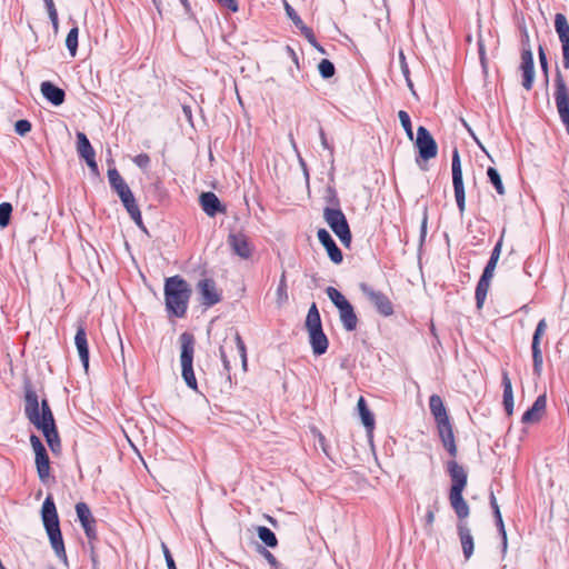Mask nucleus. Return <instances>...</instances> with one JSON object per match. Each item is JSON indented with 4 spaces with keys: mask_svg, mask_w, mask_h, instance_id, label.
I'll return each instance as SVG.
<instances>
[{
    "mask_svg": "<svg viewBox=\"0 0 569 569\" xmlns=\"http://www.w3.org/2000/svg\"><path fill=\"white\" fill-rule=\"evenodd\" d=\"M461 168V161H460V154L457 148L452 151V158H451V169H458Z\"/></svg>",
    "mask_w": 569,
    "mask_h": 569,
    "instance_id": "60",
    "label": "nucleus"
},
{
    "mask_svg": "<svg viewBox=\"0 0 569 569\" xmlns=\"http://www.w3.org/2000/svg\"><path fill=\"white\" fill-rule=\"evenodd\" d=\"M197 289L201 296V303L206 307H212L221 300L213 279H201L197 284Z\"/></svg>",
    "mask_w": 569,
    "mask_h": 569,
    "instance_id": "15",
    "label": "nucleus"
},
{
    "mask_svg": "<svg viewBox=\"0 0 569 569\" xmlns=\"http://www.w3.org/2000/svg\"><path fill=\"white\" fill-rule=\"evenodd\" d=\"M84 161H86L87 166L89 167L90 171L92 172V174L98 177L99 176V168H98V163L96 161V157L87 159Z\"/></svg>",
    "mask_w": 569,
    "mask_h": 569,
    "instance_id": "61",
    "label": "nucleus"
},
{
    "mask_svg": "<svg viewBox=\"0 0 569 569\" xmlns=\"http://www.w3.org/2000/svg\"><path fill=\"white\" fill-rule=\"evenodd\" d=\"M227 243L236 256L244 260L250 259L254 250L248 236L241 230L230 231Z\"/></svg>",
    "mask_w": 569,
    "mask_h": 569,
    "instance_id": "12",
    "label": "nucleus"
},
{
    "mask_svg": "<svg viewBox=\"0 0 569 569\" xmlns=\"http://www.w3.org/2000/svg\"><path fill=\"white\" fill-rule=\"evenodd\" d=\"M326 201L330 204V208H340V200L338 198L337 191L333 187L328 186L326 189Z\"/></svg>",
    "mask_w": 569,
    "mask_h": 569,
    "instance_id": "41",
    "label": "nucleus"
},
{
    "mask_svg": "<svg viewBox=\"0 0 569 569\" xmlns=\"http://www.w3.org/2000/svg\"><path fill=\"white\" fill-rule=\"evenodd\" d=\"M130 218L134 221V223L141 229L146 231V227L142 221L141 211L140 209H136L132 212L128 213Z\"/></svg>",
    "mask_w": 569,
    "mask_h": 569,
    "instance_id": "52",
    "label": "nucleus"
},
{
    "mask_svg": "<svg viewBox=\"0 0 569 569\" xmlns=\"http://www.w3.org/2000/svg\"><path fill=\"white\" fill-rule=\"evenodd\" d=\"M502 387H503V408L508 416H511L513 412V392L512 385L507 373L502 375Z\"/></svg>",
    "mask_w": 569,
    "mask_h": 569,
    "instance_id": "28",
    "label": "nucleus"
},
{
    "mask_svg": "<svg viewBox=\"0 0 569 569\" xmlns=\"http://www.w3.org/2000/svg\"><path fill=\"white\" fill-rule=\"evenodd\" d=\"M31 122L27 119H20L14 123V131L19 136H26L28 132L31 131Z\"/></svg>",
    "mask_w": 569,
    "mask_h": 569,
    "instance_id": "43",
    "label": "nucleus"
},
{
    "mask_svg": "<svg viewBox=\"0 0 569 569\" xmlns=\"http://www.w3.org/2000/svg\"><path fill=\"white\" fill-rule=\"evenodd\" d=\"M490 506H491V509H492V515H493V518H495V522L498 526V509H499V506H498V500L496 499L493 492H491V495H490Z\"/></svg>",
    "mask_w": 569,
    "mask_h": 569,
    "instance_id": "59",
    "label": "nucleus"
},
{
    "mask_svg": "<svg viewBox=\"0 0 569 569\" xmlns=\"http://www.w3.org/2000/svg\"><path fill=\"white\" fill-rule=\"evenodd\" d=\"M262 542L270 548H274L278 546L277 536H259Z\"/></svg>",
    "mask_w": 569,
    "mask_h": 569,
    "instance_id": "58",
    "label": "nucleus"
},
{
    "mask_svg": "<svg viewBox=\"0 0 569 569\" xmlns=\"http://www.w3.org/2000/svg\"><path fill=\"white\" fill-rule=\"evenodd\" d=\"M12 213V206L9 202L0 203V227L4 228L10 222V217Z\"/></svg>",
    "mask_w": 569,
    "mask_h": 569,
    "instance_id": "38",
    "label": "nucleus"
},
{
    "mask_svg": "<svg viewBox=\"0 0 569 569\" xmlns=\"http://www.w3.org/2000/svg\"><path fill=\"white\" fill-rule=\"evenodd\" d=\"M357 408L359 411V416L361 421L367 430H372L375 428V417L370 409L367 406V402L363 397H360L357 403Z\"/></svg>",
    "mask_w": 569,
    "mask_h": 569,
    "instance_id": "29",
    "label": "nucleus"
},
{
    "mask_svg": "<svg viewBox=\"0 0 569 569\" xmlns=\"http://www.w3.org/2000/svg\"><path fill=\"white\" fill-rule=\"evenodd\" d=\"M429 408L437 423L449 420L446 407L440 396H430Z\"/></svg>",
    "mask_w": 569,
    "mask_h": 569,
    "instance_id": "26",
    "label": "nucleus"
},
{
    "mask_svg": "<svg viewBox=\"0 0 569 569\" xmlns=\"http://www.w3.org/2000/svg\"><path fill=\"white\" fill-rule=\"evenodd\" d=\"M132 160L142 170H147L150 166V157L147 153H139Z\"/></svg>",
    "mask_w": 569,
    "mask_h": 569,
    "instance_id": "45",
    "label": "nucleus"
},
{
    "mask_svg": "<svg viewBox=\"0 0 569 569\" xmlns=\"http://www.w3.org/2000/svg\"><path fill=\"white\" fill-rule=\"evenodd\" d=\"M479 58H480V62H481V66H482V69L483 71L486 72L487 70V64H486V53H485V48H483V44L481 41H479Z\"/></svg>",
    "mask_w": 569,
    "mask_h": 569,
    "instance_id": "63",
    "label": "nucleus"
},
{
    "mask_svg": "<svg viewBox=\"0 0 569 569\" xmlns=\"http://www.w3.org/2000/svg\"><path fill=\"white\" fill-rule=\"evenodd\" d=\"M78 37H79V28L74 26L70 29L66 38V47L71 57L77 54L78 50Z\"/></svg>",
    "mask_w": 569,
    "mask_h": 569,
    "instance_id": "31",
    "label": "nucleus"
},
{
    "mask_svg": "<svg viewBox=\"0 0 569 569\" xmlns=\"http://www.w3.org/2000/svg\"><path fill=\"white\" fill-rule=\"evenodd\" d=\"M221 7L229 9L232 12H237L239 10L237 0H216Z\"/></svg>",
    "mask_w": 569,
    "mask_h": 569,
    "instance_id": "54",
    "label": "nucleus"
},
{
    "mask_svg": "<svg viewBox=\"0 0 569 569\" xmlns=\"http://www.w3.org/2000/svg\"><path fill=\"white\" fill-rule=\"evenodd\" d=\"M399 62H400V69L405 78H408L410 74V70L408 67V63L406 61V56L402 50L399 51Z\"/></svg>",
    "mask_w": 569,
    "mask_h": 569,
    "instance_id": "56",
    "label": "nucleus"
},
{
    "mask_svg": "<svg viewBox=\"0 0 569 569\" xmlns=\"http://www.w3.org/2000/svg\"><path fill=\"white\" fill-rule=\"evenodd\" d=\"M460 537H461L462 551H463L466 560H468L473 552L472 536H460Z\"/></svg>",
    "mask_w": 569,
    "mask_h": 569,
    "instance_id": "42",
    "label": "nucleus"
},
{
    "mask_svg": "<svg viewBox=\"0 0 569 569\" xmlns=\"http://www.w3.org/2000/svg\"><path fill=\"white\" fill-rule=\"evenodd\" d=\"M416 147L418 149L419 158L423 161H428L435 158L438 153V146L430 131L420 126L417 129Z\"/></svg>",
    "mask_w": 569,
    "mask_h": 569,
    "instance_id": "11",
    "label": "nucleus"
},
{
    "mask_svg": "<svg viewBox=\"0 0 569 569\" xmlns=\"http://www.w3.org/2000/svg\"><path fill=\"white\" fill-rule=\"evenodd\" d=\"M23 390L26 417L37 429L42 431L50 450L56 455L59 453L61 441L49 401L46 398L41 400L40 412L38 395L29 381L24 383Z\"/></svg>",
    "mask_w": 569,
    "mask_h": 569,
    "instance_id": "1",
    "label": "nucleus"
},
{
    "mask_svg": "<svg viewBox=\"0 0 569 569\" xmlns=\"http://www.w3.org/2000/svg\"><path fill=\"white\" fill-rule=\"evenodd\" d=\"M42 96L53 106H61L66 100V92L63 89L57 87L50 81H43L41 83Z\"/></svg>",
    "mask_w": 569,
    "mask_h": 569,
    "instance_id": "20",
    "label": "nucleus"
},
{
    "mask_svg": "<svg viewBox=\"0 0 569 569\" xmlns=\"http://www.w3.org/2000/svg\"><path fill=\"white\" fill-rule=\"evenodd\" d=\"M438 498L436 497L433 505L428 507L425 520L427 525H431L435 520V511L438 510Z\"/></svg>",
    "mask_w": 569,
    "mask_h": 569,
    "instance_id": "49",
    "label": "nucleus"
},
{
    "mask_svg": "<svg viewBox=\"0 0 569 569\" xmlns=\"http://www.w3.org/2000/svg\"><path fill=\"white\" fill-rule=\"evenodd\" d=\"M161 549H162V552H163V556H164L168 569H177L176 562H174V560L172 558V555H171L168 546L163 541H161Z\"/></svg>",
    "mask_w": 569,
    "mask_h": 569,
    "instance_id": "47",
    "label": "nucleus"
},
{
    "mask_svg": "<svg viewBox=\"0 0 569 569\" xmlns=\"http://www.w3.org/2000/svg\"><path fill=\"white\" fill-rule=\"evenodd\" d=\"M531 349H532L533 371H535V373L540 375V372L542 370V363H543L540 345L532 343Z\"/></svg>",
    "mask_w": 569,
    "mask_h": 569,
    "instance_id": "35",
    "label": "nucleus"
},
{
    "mask_svg": "<svg viewBox=\"0 0 569 569\" xmlns=\"http://www.w3.org/2000/svg\"><path fill=\"white\" fill-rule=\"evenodd\" d=\"M498 263V241L491 250L489 261L487 262L482 274L477 283L475 298L476 307L480 310L483 307L488 291L490 289L491 279L493 278L495 270Z\"/></svg>",
    "mask_w": 569,
    "mask_h": 569,
    "instance_id": "8",
    "label": "nucleus"
},
{
    "mask_svg": "<svg viewBox=\"0 0 569 569\" xmlns=\"http://www.w3.org/2000/svg\"><path fill=\"white\" fill-rule=\"evenodd\" d=\"M74 343L82 362L84 370L87 371L89 368V346L87 339V331L83 322H80L77 327V332L74 336Z\"/></svg>",
    "mask_w": 569,
    "mask_h": 569,
    "instance_id": "18",
    "label": "nucleus"
},
{
    "mask_svg": "<svg viewBox=\"0 0 569 569\" xmlns=\"http://www.w3.org/2000/svg\"><path fill=\"white\" fill-rule=\"evenodd\" d=\"M546 328H547V323H546V320L545 319H541L537 327H536V330L533 332V337H532V343H539L540 345V340H541V337L542 335L545 333L546 331Z\"/></svg>",
    "mask_w": 569,
    "mask_h": 569,
    "instance_id": "46",
    "label": "nucleus"
},
{
    "mask_svg": "<svg viewBox=\"0 0 569 569\" xmlns=\"http://www.w3.org/2000/svg\"><path fill=\"white\" fill-rule=\"evenodd\" d=\"M520 69L522 71V87L526 90H531L535 80V63L530 46L523 47L521 51Z\"/></svg>",
    "mask_w": 569,
    "mask_h": 569,
    "instance_id": "14",
    "label": "nucleus"
},
{
    "mask_svg": "<svg viewBox=\"0 0 569 569\" xmlns=\"http://www.w3.org/2000/svg\"><path fill=\"white\" fill-rule=\"evenodd\" d=\"M446 470L451 479V488L449 492V501L459 519L469 516V506L462 497V492L467 486L468 475L466 469L456 460H449L446 463Z\"/></svg>",
    "mask_w": 569,
    "mask_h": 569,
    "instance_id": "3",
    "label": "nucleus"
},
{
    "mask_svg": "<svg viewBox=\"0 0 569 569\" xmlns=\"http://www.w3.org/2000/svg\"><path fill=\"white\" fill-rule=\"evenodd\" d=\"M41 516L46 533H61L57 508L50 495L42 503Z\"/></svg>",
    "mask_w": 569,
    "mask_h": 569,
    "instance_id": "13",
    "label": "nucleus"
},
{
    "mask_svg": "<svg viewBox=\"0 0 569 569\" xmlns=\"http://www.w3.org/2000/svg\"><path fill=\"white\" fill-rule=\"evenodd\" d=\"M301 34L308 40V42L315 47L321 53H326L323 47L317 41L313 30L308 26L300 29Z\"/></svg>",
    "mask_w": 569,
    "mask_h": 569,
    "instance_id": "36",
    "label": "nucleus"
},
{
    "mask_svg": "<svg viewBox=\"0 0 569 569\" xmlns=\"http://www.w3.org/2000/svg\"><path fill=\"white\" fill-rule=\"evenodd\" d=\"M277 296H278V301L280 303L288 299L287 282H286L284 272L282 273V276L280 278V281H279V284H278V288H277Z\"/></svg>",
    "mask_w": 569,
    "mask_h": 569,
    "instance_id": "44",
    "label": "nucleus"
},
{
    "mask_svg": "<svg viewBox=\"0 0 569 569\" xmlns=\"http://www.w3.org/2000/svg\"><path fill=\"white\" fill-rule=\"evenodd\" d=\"M48 14H49V18L51 20L52 28H53L54 32H57L58 28H59L58 11L56 10V11L50 12Z\"/></svg>",
    "mask_w": 569,
    "mask_h": 569,
    "instance_id": "64",
    "label": "nucleus"
},
{
    "mask_svg": "<svg viewBox=\"0 0 569 569\" xmlns=\"http://www.w3.org/2000/svg\"><path fill=\"white\" fill-rule=\"evenodd\" d=\"M427 223H428V211H427V208H425L422 220H421V226H420V241L421 242L425 241V238L427 236Z\"/></svg>",
    "mask_w": 569,
    "mask_h": 569,
    "instance_id": "55",
    "label": "nucleus"
},
{
    "mask_svg": "<svg viewBox=\"0 0 569 569\" xmlns=\"http://www.w3.org/2000/svg\"><path fill=\"white\" fill-rule=\"evenodd\" d=\"M179 342L181 349L180 363L182 379L189 388L197 390L198 383L193 371L194 336L184 331L180 335Z\"/></svg>",
    "mask_w": 569,
    "mask_h": 569,
    "instance_id": "5",
    "label": "nucleus"
},
{
    "mask_svg": "<svg viewBox=\"0 0 569 569\" xmlns=\"http://www.w3.org/2000/svg\"><path fill=\"white\" fill-rule=\"evenodd\" d=\"M119 198L128 213L139 208L131 190Z\"/></svg>",
    "mask_w": 569,
    "mask_h": 569,
    "instance_id": "40",
    "label": "nucleus"
},
{
    "mask_svg": "<svg viewBox=\"0 0 569 569\" xmlns=\"http://www.w3.org/2000/svg\"><path fill=\"white\" fill-rule=\"evenodd\" d=\"M30 443L32 446L34 455L47 450L40 438L36 435L30 436Z\"/></svg>",
    "mask_w": 569,
    "mask_h": 569,
    "instance_id": "48",
    "label": "nucleus"
},
{
    "mask_svg": "<svg viewBox=\"0 0 569 569\" xmlns=\"http://www.w3.org/2000/svg\"><path fill=\"white\" fill-rule=\"evenodd\" d=\"M398 118H399L400 123H401L403 130L406 131L408 138L410 140H412L413 131H412V124H411V120H410L409 113L407 111H405V110H400L398 112Z\"/></svg>",
    "mask_w": 569,
    "mask_h": 569,
    "instance_id": "37",
    "label": "nucleus"
},
{
    "mask_svg": "<svg viewBox=\"0 0 569 569\" xmlns=\"http://www.w3.org/2000/svg\"><path fill=\"white\" fill-rule=\"evenodd\" d=\"M359 289L362 295L370 301L376 308L377 312L383 317H390L393 315V305L391 300L382 291L375 290L370 284L361 282Z\"/></svg>",
    "mask_w": 569,
    "mask_h": 569,
    "instance_id": "10",
    "label": "nucleus"
},
{
    "mask_svg": "<svg viewBox=\"0 0 569 569\" xmlns=\"http://www.w3.org/2000/svg\"><path fill=\"white\" fill-rule=\"evenodd\" d=\"M317 237L319 242L327 250L330 260L336 264H340L343 260V254L342 251L337 246L333 238L331 237V234L329 233V231L325 228H321L318 230Z\"/></svg>",
    "mask_w": 569,
    "mask_h": 569,
    "instance_id": "16",
    "label": "nucleus"
},
{
    "mask_svg": "<svg viewBox=\"0 0 569 569\" xmlns=\"http://www.w3.org/2000/svg\"><path fill=\"white\" fill-rule=\"evenodd\" d=\"M252 545L254 547V550L258 553H260L269 562V565L271 567H273L274 569H280V563L278 562L276 557L264 546H262L261 543H259L257 541H253Z\"/></svg>",
    "mask_w": 569,
    "mask_h": 569,
    "instance_id": "33",
    "label": "nucleus"
},
{
    "mask_svg": "<svg viewBox=\"0 0 569 569\" xmlns=\"http://www.w3.org/2000/svg\"><path fill=\"white\" fill-rule=\"evenodd\" d=\"M284 10L288 18L292 21L296 28L300 30L306 26L297 11L287 1H284Z\"/></svg>",
    "mask_w": 569,
    "mask_h": 569,
    "instance_id": "39",
    "label": "nucleus"
},
{
    "mask_svg": "<svg viewBox=\"0 0 569 569\" xmlns=\"http://www.w3.org/2000/svg\"><path fill=\"white\" fill-rule=\"evenodd\" d=\"M202 210L209 217H216L218 213H224L226 207L221 203L216 193L208 191L202 192L199 197Z\"/></svg>",
    "mask_w": 569,
    "mask_h": 569,
    "instance_id": "17",
    "label": "nucleus"
},
{
    "mask_svg": "<svg viewBox=\"0 0 569 569\" xmlns=\"http://www.w3.org/2000/svg\"><path fill=\"white\" fill-rule=\"evenodd\" d=\"M36 468L41 483L47 485L50 478V458L46 451L36 455Z\"/></svg>",
    "mask_w": 569,
    "mask_h": 569,
    "instance_id": "25",
    "label": "nucleus"
},
{
    "mask_svg": "<svg viewBox=\"0 0 569 569\" xmlns=\"http://www.w3.org/2000/svg\"><path fill=\"white\" fill-rule=\"evenodd\" d=\"M305 326L308 331L312 353L315 356L326 353L329 347V340L322 329L321 317L316 302H312L308 310Z\"/></svg>",
    "mask_w": 569,
    "mask_h": 569,
    "instance_id": "4",
    "label": "nucleus"
},
{
    "mask_svg": "<svg viewBox=\"0 0 569 569\" xmlns=\"http://www.w3.org/2000/svg\"><path fill=\"white\" fill-rule=\"evenodd\" d=\"M546 396H539L531 408H529L521 417L523 423H531L538 421L546 410Z\"/></svg>",
    "mask_w": 569,
    "mask_h": 569,
    "instance_id": "23",
    "label": "nucleus"
},
{
    "mask_svg": "<svg viewBox=\"0 0 569 569\" xmlns=\"http://www.w3.org/2000/svg\"><path fill=\"white\" fill-rule=\"evenodd\" d=\"M76 512L84 533H94L96 519L93 518L89 506L86 502H78L76 505Z\"/></svg>",
    "mask_w": 569,
    "mask_h": 569,
    "instance_id": "21",
    "label": "nucleus"
},
{
    "mask_svg": "<svg viewBox=\"0 0 569 569\" xmlns=\"http://www.w3.org/2000/svg\"><path fill=\"white\" fill-rule=\"evenodd\" d=\"M318 70H319L320 76L323 79H330L336 73L335 64L330 60H328V59H322L319 62Z\"/></svg>",
    "mask_w": 569,
    "mask_h": 569,
    "instance_id": "34",
    "label": "nucleus"
},
{
    "mask_svg": "<svg viewBox=\"0 0 569 569\" xmlns=\"http://www.w3.org/2000/svg\"><path fill=\"white\" fill-rule=\"evenodd\" d=\"M555 101L557 106V110L559 117L563 124L566 126V130L569 134V89L565 82V79L559 70H557L556 79H555Z\"/></svg>",
    "mask_w": 569,
    "mask_h": 569,
    "instance_id": "9",
    "label": "nucleus"
},
{
    "mask_svg": "<svg viewBox=\"0 0 569 569\" xmlns=\"http://www.w3.org/2000/svg\"><path fill=\"white\" fill-rule=\"evenodd\" d=\"M249 532L256 531L257 533H273L271 529L266 526L252 525L251 528H248Z\"/></svg>",
    "mask_w": 569,
    "mask_h": 569,
    "instance_id": "62",
    "label": "nucleus"
},
{
    "mask_svg": "<svg viewBox=\"0 0 569 569\" xmlns=\"http://www.w3.org/2000/svg\"><path fill=\"white\" fill-rule=\"evenodd\" d=\"M319 137H320V140H321V146L327 149L329 152H330V156L332 157L333 156V151H335V148L332 144L329 143V141L327 140V137H326V133H325V130L323 128L320 126L319 127Z\"/></svg>",
    "mask_w": 569,
    "mask_h": 569,
    "instance_id": "51",
    "label": "nucleus"
},
{
    "mask_svg": "<svg viewBox=\"0 0 569 569\" xmlns=\"http://www.w3.org/2000/svg\"><path fill=\"white\" fill-rule=\"evenodd\" d=\"M452 171V183H453V190H455V197L457 201V206L459 208V211L462 213L465 211L466 206V193H465V186L462 180V169H451Z\"/></svg>",
    "mask_w": 569,
    "mask_h": 569,
    "instance_id": "22",
    "label": "nucleus"
},
{
    "mask_svg": "<svg viewBox=\"0 0 569 569\" xmlns=\"http://www.w3.org/2000/svg\"><path fill=\"white\" fill-rule=\"evenodd\" d=\"M538 53L541 69L545 72L546 77H548V61L542 46H539Z\"/></svg>",
    "mask_w": 569,
    "mask_h": 569,
    "instance_id": "53",
    "label": "nucleus"
},
{
    "mask_svg": "<svg viewBox=\"0 0 569 569\" xmlns=\"http://www.w3.org/2000/svg\"><path fill=\"white\" fill-rule=\"evenodd\" d=\"M77 151L79 157L87 160L96 157V151L83 132H77Z\"/></svg>",
    "mask_w": 569,
    "mask_h": 569,
    "instance_id": "27",
    "label": "nucleus"
},
{
    "mask_svg": "<svg viewBox=\"0 0 569 569\" xmlns=\"http://www.w3.org/2000/svg\"><path fill=\"white\" fill-rule=\"evenodd\" d=\"M555 29H556V32L558 33L560 41L569 39V23L563 13H556Z\"/></svg>",
    "mask_w": 569,
    "mask_h": 569,
    "instance_id": "30",
    "label": "nucleus"
},
{
    "mask_svg": "<svg viewBox=\"0 0 569 569\" xmlns=\"http://www.w3.org/2000/svg\"><path fill=\"white\" fill-rule=\"evenodd\" d=\"M487 174L493 188L498 191V170L495 167H489Z\"/></svg>",
    "mask_w": 569,
    "mask_h": 569,
    "instance_id": "57",
    "label": "nucleus"
},
{
    "mask_svg": "<svg viewBox=\"0 0 569 569\" xmlns=\"http://www.w3.org/2000/svg\"><path fill=\"white\" fill-rule=\"evenodd\" d=\"M163 292L167 312L177 318H183L192 293L187 280L179 274L167 278Z\"/></svg>",
    "mask_w": 569,
    "mask_h": 569,
    "instance_id": "2",
    "label": "nucleus"
},
{
    "mask_svg": "<svg viewBox=\"0 0 569 569\" xmlns=\"http://www.w3.org/2000/svg\"><path fill=\"white\" fill-rule=\"evenodd\" d=\"M323 219L332 232L339 238L342 246L349 248L351 246L352 234L342 210L340 208H330L327 206L323 209Z\"/></svg>",
    "mask_w": 569,
    "mask_h": 569,
    "instance_id": "7",
    "label": "nucleus"
},
{
    "mask_svg": "<svg viewBox=\"0 0 569 569\" xmlns=\"http://www.w3.org/2000/svg\"><path fill=\"white\" fill-rule=\"evenodd\" d=\"M562 46V63L565 69H569V39L561 40Z\"/></svg>",
    "mask_w": 569,
    "mask_h": 569,
    "instance_id": "50",
    "label": "nucleus"
},
{
    "mask_svg": "<svg viewBox=\"0 0 569 569\" xmlns=\"http://www.w3.org/2000/svg\"><path fill=\"white\" fill-rule=\"evenodd\" d=\"M107 174L110 188L118 194V197H121L131 190L116 167L109 168Z\"/></svg>",
    "mask_w": 569,
    "mask_h": 569,
    "instance_id": "24",
    "label": "nucleus"
},
{
    "mask_svg": "<svg viewBox=\"0 0 569 569\" xmlns=\"http://www.w3.org/2000/svg\"><path fill=\"white\" fill-rule=\"evenodd\" d=\"M437 428L443 447L447 449L450 456L456 457L457 446L455 442V436L450 420L437 423Z\"/></svg>",
    "mask_w": 569,
    "mask_h": 569,
    "instance_id": "19",
    "label": "nucleus"
},
{
    "mask_svg": "<svg viewBox=\"0 0 569 569\" xmlns=\"http://www.w3.org/2000/svg\"><path fill=\"white\" fill-rule=\"evenodd\" d=\"M326 293L331 302L339 311V318L346 331H353L358 326V317L355 312L353 306L347 298L336 288L328 287Z\"/></svg>",
    "mask_w": 569,
    "mask_h": 569,
    "instance_id": "6",
    "label": "nucleus"
},
{
    "mask_svg": "<svg viewBox=\"0 0 569 569\" xmlns=\"http://www.w3.org/2000/svg\"><path fill=\"white\" fill-rule=\"evenodd\" d=\"M52 549L59 559L67 561L63 536H49Z\"/></svg>",
    "mask_w": 569,
    "mask_h": 569,
    "instance_id": "32",
    "label": "nucleus"
}]
</instances>
